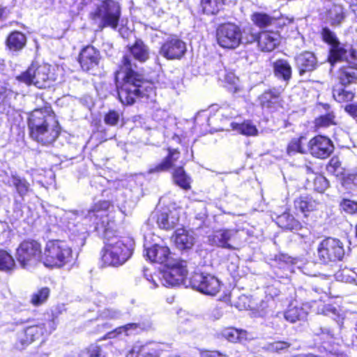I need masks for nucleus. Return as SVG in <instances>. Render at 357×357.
Wrapping results in <instances>:
<instances>
[{
  "label": "nucleus",
  "mask_w": 357,
  "mask_h": 357,
  "mask_svg": "<svg viewBox=\"0 0 357 357\" xmlns=\"http://www.w3.org/2000/svg\"><path fill=\"white\" fill-rule=\"evenodd\" d=\"M281 91L277 89H272L264 91L258 98L259 105L264 109L272 110L276 108L280 102Z\"/></svg>",
  "instance_id": "obj_24"
},
{
  "label": "nucleus",
  "mask_w": 357,
  "mask_h": 357,
  "mask_svg": "<svg viewBox=\"0 0 357 357\" xmlns=\"http://www.w3.org/2000/svg\"><path fill=\"white\" fill-rule=\"evenodd\" d=\"M275 75L285 82H288L291 77V67L289 63L285 59H278L273 63Z\"/></svg>",
  "instance_id": "obj_30"
},
{
  "label": "nucleus",
  "mask_w": 357,
  "mask_h": 357,
  "mask_svg": "<svg viewBox=\"0 0 357 357\" xmlns=\"http://www.w3.org/2000/svg\"><path fill=\"white\" fill-rule=\"evenodd\" d=\"M174 243L179 250H188L193 246L195 237L192 231L183 228L178 229L175 231Z\"/></svg>",
  "instance_id": "obj_26"
},
{
  "label": "nucleus",
  "mask_w": 357,
  "mask_h": 357,
  "mask_svg": "<svg viewBox=\"0 0 357 357\" xmlns=\"http://www.w3.org/2000/svg\"><path fill=\"white\" fill-rule=\"evenodd\" d=\"M10 91L6 88L0 87V113H4L10 107L8 96Z\"/></svg>",
  "instance_id": "obj_45"
},
{
  "label": "nucleus",
  "mask_w": 357,
  "mask_h": 357,
  "mask_svg": "<svg viewBox=\"0 0 357 357\" xmlns=\"http://www.w3.org/2000/svg\"><path fill=\"white\" fill-rule=\"evenodd\" d=\"M182 78L180 75H174L171 73L169 75V83L168 86L172 89H176L181 83Z\"/></svg>",
  "instance_id": "obj_54"
},
{
  "label": "nucleus",
  "mask_w": 357,
  "mask_h": 357,
  "mask_svg": "<svg viewBox=\"0 0 357 357\" xmlns=\"http://www.w3.org/2000/svg\"><path fill=\"white\" fill-rule=\"evenodd\" d=\"M180 153L177 149H168V155L162 160L160 163L151 168L149 173L166 172L174 166V163L178 160Z\"/></svg>",
  "instance_id": "obj_27"
},
{
  "label": "nucleus",
  "mask_w": 357,
  "mask_h": 357,
  "mask_svg": "<svg viewBox=\"0 0 357 357\" xmlns=\"http://www.w3.org/2000/svg\"><path fill=\"white\" fill-rule=\"evenodd\" d=\"M231 126L234 130L244 135L252 136L257 133L255 126L252 124L250 121H245L241 123L232 122L231 123Z\"/></svg>",
  "instance_id": "obj_37"
},
{
  "label": "nucleus",
  "mask_w": 357,
  "mask_h": 357,
  "mask_svg": "<svg viewBox=\"0 0 357 357\" xmlns=\"http://www.w3.org/2000/svg\"><path fill=\"white\" fill-rule=\"evenodd\" d=\"M279 44L280 36L277 32L263 31L258 36V47L262 52H272Z\"/></svg>",
  "instance_id": "obj_21"
},
{
  "label": "nucleus",
  "mask_w": 357,
  "mask_h": 357,
  "mask_svg": "<svg viewBox=\"0 0 357 357\" xmlns=\"http://www.w3.org/2000/svg\"><path fill=\"white\" fill-rule=\"evenodd\" d=\"M72 258L71 248L64 241L54 240L47 242L42 262L47 267L61 268L70 262Z\"/></svg>",
  "instance_id": "obj_4"
},
{
  "label": "nucleus",
  "mask_w": 357,
  "mask_h": 357,
  "mask_svg": "<svg viewBox=\"0 0 357 357\" xmlns=\"http://www.w3.org/2000/svg\"><path fill=\"white\" fill-rule=\"evenodd\" d=\"M53 321L45 324L30 326L18 333V339L22 345L29 344L45 333H50L54 330Z\"/></svg>",
  "instance_id": "obj_15"
},
{
  "label": "nucleus",
  "mask_w": 357,
  "mask_h": 357,
  "mask_svg": "<svg viewBox=\"0 0 357 357\" xmlns=\"http://www.w3.org/2000/svg\"><path fill=\"white\" fill-rule=\"evenodd\" d=\"M307 315L306 305H298L293 303L289 305L288 309L284 313L285 319L291 323L305 319Z\"/></svg>",
  "instance_id": "obj_28"
},
{
  "label": "nucleus",
  "mask_w": 357,
  "mask_h": 357,
  "mask_svg": "<svg viewBox=\"0 0 357 357\" xmlns=\"http://www.w3.org/2000/svg\"><path fill=\"white\" fill-rule=\"evenodd\" d=\"M308 149L312 156L325 159L333 152L334 146L329 138L323 135H317L309 141Z\"/></svg>",
  "instance_id": "obj_16"
},
{
  "label": "nucleus",
  "mask_w": 357,
  "mask_h": 357,
  "mask_svg": "<svg viewBox=\"0 0 357 357\" xmlns=\"http://www.w3.org/2000/svg\"><path fill=\"white\" fill-rule=\"evenodd\" d=\"M16 268L13 256L7 251L0 249V271L10 273Z\"/></svg>",
  "instance_id": "obj_34"
},
{
  "label": "nucleus",
  "mask_w": 357,
  "mask_h": 357,
  "mask_svg": "<svg viewBox=\"0 0 357 357\" xmlns=\"http://www.w3.org/2000/svg\"><path fill=\"white\" fill-rule=\"evenodd\" d=\"M345 110L354 118H357V105H348L345 107Z\"/></svg>",
  "instance_id": "obj_58"
},
{
  "label": "nucleus",
  "mask_w": 357,
  "mask_h": 357,
  "mask_svg": "<svg viewBox=\"0 0 357 357\" xmlns=\"http://www.w3.org/2000/svg\"><path fill=\"white\" fill-rule=\"evenodd\" d=\"M228 110H229V108H221L220 112L222 113V115L225 116L226 118L232 117L233 116L236 115V113L231 111L228 112Z\"/></svg>",
  "instance_id": "obj_60"
},
{
  "label": "nucleus",
  "mask_w": 357,
  "mask_h": 357,
  "mask_svg": "<svg viewBox=\"0 0 357 357\" xmlns=\"http://www.w3.org/2000/svg\"><path fill=\"white\" fill-rule=\"evenodd\" d=\"M51 66L47 63H32L25 71L16 76V80L26 86L33 85L39 89L49 86L54 80L50 73Z\"/></svg>",
  "instance_id": "obj_7"
},
{
  "label": "nucleus",
  "mask_w": 357,
  "mask_h": 357,
  "mask_svg": "<svg viewBox=\"0 0 357 357\" xmlns=\"http://www.w3.org/2000/svg\"><path fill=\"white\" fill-rule=\"evenodd\" d=\"M40 244L34 240L22 241L17 249L16 259L22 268L30 270L42 261Z\"/></svg>",
  "instance_id": "obj_9"
},
{
  "label": "nucleus",
  "mask_w": 357,
  "mask_h": 357,
  "mask_svg": "<svg viewBox=\"0 0 357 357\" xmlns=\"http://www.w3.org/2000/svg\"><path fill=\"white\" fill-rule=\"evenodd\" d=\"M172 178L174 182L183 190L190 188L191 178L185 173L182 167H178L174 170Z\"/></svg>",
  "instance_id": "obj_32"
},
{
  "label": "nucleus",
  "mask_w": 357,
  "mask_h": 357,
  "mask_svg": "<svg viewBox=\"0 0 357 357\" xmlns=\"http://www.w3.org/2000/svg\"><path fill=\"white\" fill-rule=\"evenodd\" d=\"M253 22L260 28H265L270 25L273 19L264 13H255L252 16Z\"/></svg>",
  "instance_id": "obj_44"
},
{
  "label": "nucleus",
  "mask_w": 357,
  "mask_h": 357,
  "mask_svg": "<svg viewBox=\"0 0 357 357\" xmlns=\"http://www.w3.org/2000/svg\"><path fill=\"white\" fill-rule=\"evenodd\" d=\"M100 58V52L93 46L89 45L82 50L79 62L84 70L89 71L98 66Z\"/></svg>",
  "instance_id": "obj_18"
},
{
  "label": "nucleus",
  "mask_w": 357,
  "mask_h": 357,
  "mask_svg": "<svg viewBox=\"0 0 357 357\" xmlns=\"http://www.w3.org/2000/svg\"><path fill=\"white\" fill-rule=\"evenodd\" d=\"M203 357H227L225 355L219 353L218 351H207L203 354Z\"/></svg>",
  "instance_id": "obj_59"
},
{
  "label": "nucleus",
  "mask_w": 357,
  "mask_h": 357,
  "mask_svg": "<svg viewBox=\"0 0 357 357\" xmlns=\"http://www.w3.org/2000/svg\"><path fill=\"white\" fill-rule=\"evenodd\" d=\"M145 275L146 277V280L148 281L151 282L152 284V285L151 286V288H155L158 287V284H157L155 280L153 279L152 275H149V277H148L147 275Z\"/></svg>",
  "instance_id": "obj_62"
},
{
  "label": "nucleus",
  "mask_w": 357,
  "mask_h": 357,
  "mask_svg": "<svg viewBox=\"0 0 357 357\" xmlns=\"http://www.w3.org/2000/svg\"><path fill=\"white\" fill-rule=\"evenodd\" d=\"M156 222L158 227L165 230L174 229L178 223L180 211L177 209L157 212Z\"/></svg>",
  "instance_id": "obj_20"
},
{
  "label": "nucleus",
  "mask_w": 357,
  "mask_h": 357,
  "mask_svg": "<svg viewBox=\"0 0 357 357\" xmlns=\"http://www.w3.org/2000/svg\"><path fill=\"white\" fill-rule=\"evenodd\" d=\"M218 45L226 49H235L242 42V31L236 24L227 23L220 25L216 32Z\"/></svg>",
  "instance_id": "obj_12"
},
{
  "label": "nucleus",
  "mask_w": 357,
  "mask_h": 357,
  "mask_svg": "<svg viewBox=\"0 0 357 357\" xmlns=\"http://www.w3.org/2000/svg\"><path fill=\"white\" fill-rule=\"evenodd\" d=\"M296 61L300 75L314 70L317 65V58L310 52H305L300 54L296 56Z\"/></svg>",
  "instance_id": "obj_25"
},
{
  "label": "nucleus",
  "mask_w": 357,
  "mask_h": 357,
  "mask_svg": "<svg viewBox=\"0 0 357 357\" xmlns=\"http://www.w3.org/2000/svg\"><path fill=\"white\" fill-rule=\"evenodd\" d=\"M121 11L119 2L114 0H102L96 5L90 17L93 20L99 22V27L103 29L109 26L116 29L121 17Z\"/></svg>",
  "instance_id": "obj_5"
},
{
  "label": "nucleus",
  "mask_w": 357,
  "mask_h": 357,
  "mask_svg": "<svg viewBox=\"0 0 357 357\" xmlns=\"http://www.w3.org/2000/svg\"><path fill=\"white\" fill-rule=\"evenodd\" d=\"M186 52L185 43L177 37L169 38L161 46L160 54L167 59H179Z\"/></svg>",
  "instance_id": "obj_17"
},
{
  "label": "nucleus",
  "mask_w": 357,
  "mask_h": 357,
  "mask_svg": "<svg viewBox=\"0 0 357 357\" xmlns=\"http://www.w3.org/2000/svg\"><path fill=\"white\" fill-rule=\"evenodd\" d=\"M204 12L207 14H216L222 8L224 0H202Z\"/></svg>",
  "instance_id": "obj_38"
},
{
  "label": "nucleus",
  "mask_w": 357,
  "mask_h": 357,
  "mask_svg": "<svg viewBox=\"0 0 357 357\" xmlns=\"http://www.w3.org/2000/svg\"><path fill=\"white\" fill-rule=\"evenodd\" d=\"M291 344L284 341H277L267 344L265 347L266 349L271 352H280L288 349Z\"/></svg>",
  "instance_id": "obj_47"
},
{
  "label": "nucleus",
  "mask_w": 357,
  "mask_h": 357,
  "mask_svg": "<svg viewBox=\"0 0 357 357\" xmlns=\"http://www.w3.org/2000/svg\"><path fill=\"white\" fill-rule=\"evenodd\" d=\"M279 225L286 229L298 230L301 228V224L294 219L293 215L284 213L278 218Z\"/></svg>",
  "instance_id": "obj_36"
},
{
  "label": "nucleus",
  "mask_w": 357,
  "mask_h": 357,
  "mask_svg": "<svg viewBox=\"0 0 357 357\" xmlns=\"http://www.w3.org/2000/svg\"><path fill=\"white\" fill-rule=\"evenodd\" d=\"M139 328V326L137 324H128L123 326L119 327L111 334H121L122 333H125L126 335H129L131 334L132 331H137Z\"/></svg>",
  "instance_id": "obj_52"
},
{
  "label": "nucleus",
  "mask_w": 357,
  "mask_h": 357,
  "mask_svg": "<svg viewBox=\"0 0 357 357\" xmlns=\"http://www.w3.org/2000/svg\"><path fill=\"white\" fill-rule=\"evenodd\" d=\"M187 262L175 259L169 261L161 273L160 281L164 286L174 287L182 283L187 275Z\"/></svg>",
  "instance_id": "obj_11"
},
{
  "label": "nucleus",
  "mask_w": 357,
  "mask_h": 357,
  "mask_svg": "<svg viewBox=\"0 0 357 357\" xmlns=\"http://www.w3.org/2000/svg\"><path fill=\"white\" fill-rule=\"evenodd\" d=\"M292 357H317L314 355H312L311 354H301L296 356H294Z\"/></svg>",
  "instance_id": "obj_64"
},
{
  "label": "nucleus",
  "mask_w": 357,
  "mask_h": 357,
  "mask_svg": "<svg viewBox=\"0 0 357 357\" xmlns=\"http://www.w3.org/2000/svg\"><path fill=\"white\" fill-rule=\"evenodd\" d=\"M344 255V245L339 239L326 238L321 241L318 245L317 256L321 263L328 264L340 261Z\"/></svg>",
  "instance_id": "obj_10"
},
{
  "label": "nucleus",
  "mask_w": 357,
  "mask_h": 357,
  "mask_svg": "<svg viewBox=\"0 0 357 357\" xmlns=\"http://www.w3.org/2000/svg\"><path fill=\"white\" fill-rule=\"evenodd\" d=\"M28 128L30 137L43 145L53 143L60 133L58 121L47 109L33 111L28 119Z\"/></svg>",
  "instance_id": "obj_2"
},
{
  "label": "nucleus",
  "mask_w": 357,
  "mask_h": 357,
  "mask_svg": "<svg viewBox=\"0 0 357 357\" xmlns=\"http://www.w3.org/2000/svg\"><path fill=\"white\" fill-rule=\"evenodd\" d=\"M333 96L335 100L339 102H349L354 99V93L340 86L333 89Z\"/></svg>",
  "instance_id": "obj_39"
},
{
  "label": "nucleus",
  "mask_w": 357,
  "mask_h": 357,
  "mask_svg": "<svg viewBox=\"0 0 357 357\" xmlns=\"http://www.w3.org/2000/svg\"><path fill=\"white\" fill-rule=\"evenodd\" d=\"M317 203L308 197H301L294 201V206L296 210L302 213L309 212L317 208Z\"/></svg>",
  "instance_id": "obj_35"
},
{
  "label": "nucleus",
  "mask_w": 357,
  "mask_h": 357,
  "mask_svg": "<svg viewBox=\"0 0 357 357\" xmlns=\"http://www.w3.org/2000/svg\"><path fill=\"white\" fill-rule=\"evenodd\" d=\"M321 313L325 315L331 317L336 321H339L340 319V314L338 309L331 305H325L321 310Z\"/></svg>",
  "instance_id": "obj_50"
},
{
  "label": "nucleus",
  "mask_w": 357,
  "mask_h": 357,
  "mask_svg": "<svg viewBox=\"0 0 357 357\" xmlns=\"http://www.w3.org/2000/svg\"><path fill=\"white\" fill-rule=\"evenodd\" d=\"M89 352L90 357H105L100 347L96 345L91 346Z\"/></svg>",
  "instance_id": "obj_57"
},
{
  "label": "nucleus",
  "mask_w": 357,
  "mask_h": 357,
  "mask_svg": "<svg viewBox=\"0 0 357 357\" xmlns=\"http://www.w3.org/2000/svg\"><path fill=\"white\" fill-rule=\"evenodd\" d=\"M237 236L238 231L236 229H218L208 236V241L211 245L234 250L236 249L234 244Z\"/></svg>",
  "instance_id": "obj_14"
},
{
  "label": "nucleus",
  "mask_w": 357,
  "mask_h": 357,
  "mask_svg": "<svg viewBox=\"0 0 357 357\" xmlns=\"http://www.w3.org/2000/svg\"><path fill=\"white\" fill-rule=\"evenodd\" d=\"M258 36L252 28L244 29L242 32L241 43H252L256 40L258 42Z\"/></svg>",
  "instance_id": "obj_49"
},
{
  "label": "nucleus",
  "mask_w": 357,
  "mask_h": 357,
  "mask_svg": "<svg viewBox=\"0 0 357 357\" xmlns=\"http://www.w3.org/2000/svg\"><path fill=\"white\" fill-rule=\"evenodd\" d=\"M49 295V288L43 287L33 294L31 296V303L35 306L40 305L47 301Z\"/></svg>",
  "instance_id": "obj_40"
},
{
  "label": "nucleus",
  "mask_w": 357,
  "mask_h": 357,
  "mask_svg": "<svg viewBox=\"0 0 357 357\" xmlns=\"http://www.w3.org/2000/svg\"><path fill=\"white\" fill-rule=\"evenodd\" d=\"M321 34L323 40L331 47L328 61L332 66L337 62L355 59L356 50L348 45L341 44L336 34L329 28H323Z\"/></svg>",
  "instance_id": "obj_8"
},
{
  "label": "nucleus",
  "mask_w": 357,
  "mask_h": 357,
  "mask_svg": "<svg viewBox=\"0 0 357 357\" xmlns=\"http://www.w3.org/2000/svg\"><path fill=\"white\" fill-rule=\"evenodd\" d=\"M193 289L207 295L215 296L221 289V282L213 275L204 273H195L190 278Z\"/></svg>",
  "instance_id": "obj_13"
},
{
  "label": "nucleus",
  "mask_w": 357,
  "mask_h": 357,
  "mask_svg": "<svg viewBox=\"0 0 357 357\" xmlns=\"http://www.w3.org/2000/svg\"><path fill=\"white\" fill-rule=\"evenodd\" d=\"M26 43V37L20 31H13L9 34L6 39V45L13 52H17L24 48Z\"/></svg>",
  "instance_id": "obj_29"
},
{
  "label": "nucleus",
  "mask_w": 357,
  "mask_h": 357,
  "mask_svg": "<svg viewBox=\"0 0 357 357\" xmlns=\"http://www.w3.org/2000/svg\"><path fill=\"white\" fill-rule=\"evenodd\" d=\"M100 316L103 319H116L121 317V313L115 309L106 308L102 311Z\"/></svg>",
  "instance_id": "obj_51"
},
{
  "label": "nucleus",
  "mask_w": 357,
  "mask_h": 357,
  "mask_svg": "<svg viewBox=\"0 0 357 357\" xmlns=\"http://www.w3.org/2000/svg\"><path fill=\"white\" fill-rule=\"evenodd\" d=\"M126 357H157V355L145 346L135 345Z\"/></svg>",
  "instance_id": "obj_42"
},
{
  "label": "nucleus",
  "mask_w": 357,
  "mask_h": 357,
  "mask_svg": "<svg viewBox=\"0 0 357 357\" xmlns=\"http://www.w3.org/2000/svg\"><path fill=\"white\" fill-rule=\"evenodd\" d=\"M162 33L161 31H155L154 33L151 36L152 41H155V38H160L162 37Z\"/></svg>",
  "instance_id": "obj_63"
},
{
  "label": "nucleus",
  "mask_w": 357,
  "mask_h": 357,
  "mask_svg": "<svg viewBox=\"0 0 357 357\" xmlns=\"http://www.w3.org/2000/svg\"><path fill=\"white\" fill-rule=\"evenodd\" d=\"M130 54L122 59L121 70L116 73L118 96L123 105H132L137 99H149L154 94L151 84L145 82L142 76L135 71L137 65L134 59L144 63L149 58V47L138 40L129 49Z\"/></svg>",
  "instance_id": "obj_1"
},
{
  "label": "nucleus",
  "mask_w": 357,
  "mask_h": 357,
  "mask_svg": "<svg viewBox=\"0 0 357 357\" xmlns=\"http://www.w3.org/2000/svg\"><path fill=\"white\" fill-rule=\"evenodd\" d=\"M222 335L226 340L231 342H242L248 339V333L244 330L229 327L222 330Z\"/></svg>",
  "instance_id": "obj_33"
},
{
  "label": "nucleus",
  "mask_w": 357,
  "mask_h": 357,
  "mask_svg": "<svg viewBox=\"0 0 357 357\" xmlns=\"http://www.w3.org/2000/svg\"><path fill=\"white\" fill-rule=\"evenodd\" d=\"M340 208L347 214L357 213V202L351 199H343L340 203Z\"/></svg>",
  "instance_id": "obj_46"
},
{
  "label": "nucleus",
  "mask_w": 357,
  "mask_h": 357,
  "mask_svg": "<svg viewBox=\"0 0 357 357\" xmlns=\"http://www.w3.org/2000/svg\"><path fill=\"white\" fill-rule=\"evenodd\" d=\"M303 137H300L298 139H293L287 146V153L289 155H293L297 153H305V150L302 146V140Z\"/></svg>",
  "instance_id": "obj_43"
},
{
  "label": "nucleus",
  "mask_w": 357,
  "mask_h": 357,
  "mask_svg": "<svg viewBox=\"0 0 357 357\" xmlns=\"http://www.w3.org/2000/svg\"><path fill=\"white\" fill-rule=\"evenodd\" d=\"M347 16V9L339 3H333L325 11L326 20L332 26H340L345 22Z\"/></svg>",
  "instance_id": "obj_19"
},
{
  "label": "nucleus",
  "mask_w": 357,
  "mask_h": 357,
  "mask_svg": "<svg viewBox=\"0 0 357 357\" xmlns=\"http://www.w3.org/2000/svg\"><path fill=\"white\" fill-rule=\"evenodd\" d=\"M340 166V162L337 159H331L330 162V167H334L335 169Z\"/></svg>",
  "instance_id": "obj_61"
},
{
  "label": "nucleus",
  "mask_w": 357,
  "mask_h": 357,
  "mask_svg": "<svg viewBox=\"0 0 357 357\" xmlns=\"http://www.w3.org/2000/svg\"><path fill=\"white\" fill-rule=\"evenodd\" d=\"M223 314V311L220 307H215L210 310L208 314L209 318L213 320L219 319Z\"/></svg>",
  "instance_id": "obj_56"
},
{
  "label": "nucleus",
  "mask_w": 357,
  "mask_h": 357,
  "mask_svg": "<svg viewBox=\"0 0 357 357\" xmlns=\"http://www.w3.org/2000/svg\"><path fill=\"white\" fill-rule=\"evenodd\" d=\"M351 66H342L340 68L339 74V80L342 85H347L354 83L357 80V52L356 51V57L350 61H345Z\"/></svg>",
  "instance_id": "obj_23"
},
{
  "label": "nucleus",
  "mask_w": 357,
  "mask_h": 357,
  "mask_svg": "<svg viewBox=\"0 0 357 357\" xmlns=\"http://www.w3.org/2000/svg\"><path fill=\"white\" fill-rule=\"evenodd\" d=\"M316 128H327L332 125H335V115L333 112H328L326 114L317 117L314 121Z\"/></svg>",
  "instance_id": "obj_41"
},
{
  "label": "nucleus",
  "mask_w": 357,
  "mask_h": 357,
  "mask_svg": "<svg viewBox=\"0 0 357 357\" xmlns=\"http://www.w3.org/2000/svg\"><path fill=\"white\" fill-rule=\"evenodd\" d=\"M146 248V255L147 258L152 262L163 264L168 261L170 251L168 247L155 244L151 247Z\"/></svg>",
  "instance_id": "obj_22"
},
{
  "label": "nucleus",
  "mask_w": 357,
  "mask_h": 357,
  "mask_svg": "<svg viewBox=\"0 0 357 357\" xmlns=\"http://www.w3.org/2000/svg\"><path fill=\"white\" fill-rule=\"evenodd\" d=\"M225 79L228 84L234 86L235 91L238 90V78L232 72L227 73Z\"/></svg>",
  "instance_id": "obj_55"
},
{
  "label": "nucleus",
  "mask_w": 357,
  "mask_h": 357,
  "mask_svg": "<svg viewBox=\"0 0 357 357\" xmlns=\"http://www.w3.org/2000/svg\"><path fill=\"white\" fill-rule=\"evenodd\" d=\"M328 180L321 175H317L314 178V190L319 192H323L328 188Z\"/></svg>",
  "instance_id": "obj_48"
},
{
  "label": "nucleus",
  "mask_w": 357,
  "mask_h": 357,
  "mask_svg": "<svg viewBox=\"0 0 357 357\" xmlns=\"http://www.w3.org/2000/svg\"><path fill=\"white\" fill-rule=\"evenodd\" d=\"M119 120V114L114 110L109 111L105 116V123L109 126H115L117 124L118 121Z\"/></svg>",
  "instance_id": "obj_53"
},
{
  "label": "nucleus",
  "mask_w": 357,
  "mask_h": 357,
  "mask_svg": "<svg viewBox=\"0 0 357 357\" xmlns=\"http://www.w3.org/2000/svg\"><path fill=\"white\" fill-rule=\"evenodd\" d=\"M8 183L10 185L15 187L17 192L21 197H24L31 190L29 183L25 178H21L16 174L11 176Z\"/></svg>",
  "instance_id": "obj_31"
},
{
  "label": "nucleus",
  "mask_w": 357,
  "mask_h": 357,
  "mask_svg": "<svg viewBox=\"0 0 357 357\" xmlns=\"http://www.w3.org/2000/svg\"><path fill=\"white\" fill-rule=\"evenodd\" d=\"M111 206L108 201H100L93 205L84 214L86 220L94 225L96 229L102 231L104 238H107L114 231V222L109 217L108 211Z\"/></svg>",
  "instance_id": "obj_6"
},
{
  "label": "nucleus",
  "mask_w": 357,
  "mask_h": 357,
  "mask_svg": "<svg viewBox=\"0 0 357 357\" xmlns=\"http://www.w3.org/2000/svg\"><path fill=\"white\" fill-rule=\"evenodd\" d=\"M109 234L102 255V260L107 266H119L123 265L132 254V242L129 239L112 238Z\"/></svg>",
  "instance_id": "obj_3"
}]
</instances>
